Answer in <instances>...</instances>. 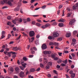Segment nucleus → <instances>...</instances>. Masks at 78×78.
<instances>
[{
  "instance_id": "nucleus-35",
  "label": "nucleus",
  "mask_w": 78,
  "mask_h": 78,
  "mask_svg": "<svg viewBox=\"0 0 78 78\" xmlns=\"http://www.w3.org/2000/svg\"><path fill=\"white\" fill-rule=\"evenodd\" d=\"M58 63H61L62 62V60L60 59L58 61H57Z\"/></svg>"
},
{
  "instance_id": "nucleus-54",
  "label": "nucleus",
  "mask_w": 78,
  "mask_h": 78,
  "mask_svg": "<svg viewBox=\"0 0 78 78\" xmlns=\"http://www.w3.org/2000/svg\"><path fill=\"white\" fill-rule=\"evenodd\" d=\"M47 76L49 77V78H51V74H48Z\"/></svg>"
},
{
  "instance_id": "nucleus-59",
  "label": "nucleus",
  "mask_w": 78,
  "mask_h": 78,
  "mask_svg": "<svg viewBox=\"0 0 78 78\" xmlns=\"http://www.w3.org/2000/svg\"><path fill=\"white\" fill-rule=\"evenodd\" d=\"M5 8H8V6H4L2 8V9H5Z\"/></svg>"
},
{
  "instance_id": "nucleus-45",
  "label": "nucleus",
  "mask_w": 78,
  "mask_h": 78,
  "mask_svg": "<svg viewBox=\"0 0 78 78\" xmlns=\"http://www.w3.org/2000/svg\"><path fill=\"white\" fill-rule=\"evenodd\" d=\"M33 56H34V55H29V58H33Z\"/></svg>"
},
{
  "instance_id": "nucleus-28",
  "label": "nucleus",
  "mask_w": 78,
  "mask_h": 78,
  "mask_svg": "<svg viewBox=\"0 0 78 78\" xmlns=\"http://www.w3.org/2000/svg\"><path fill=\"white\" fill-rule=\"evenodd\" d=\"M63 62L65 64H67V59H66V60L64 61Z\"/></svg>"
},
{
  "instance_id": "nucleus-12",
  "label": "nucleus",
  "mask_w": 78,
  "mask_h": 78,
  "mask_svg": "<svg viewBox=\"0 0 78 78\" xmlns=\"http://www.w3.org/2000/svg\"><path fill=\"white\" fill-rule=\"evenodd\" d=\"M6 1H8V0H2L1 2V3L2 5H4V4H5V3H6L5 2H6Z\"/></svg>"
},
{
  "instance_id": "nucleus-2",
  "label": "nucleus",
  "mask_w": 78,
  "mask_h": 78,
  "mask_svg": "<svg viewBox=\"0 0 78 78\" xmlns=\"http://www.w3.org/2000/svg\"><path fill=\"white\" fill-rule=\"evenodd\" d=\"M30 37H33L34 36V32L33 31H31L29 32Z\"/></svg>"
},
{
  "instance_id": "nucleus-26",
  "label": "nucleus",
  "mask_w": 78,
  "mask_h": 78,
  "mask_svg": "<svg viewBox=\"0 0 78 78\" xmlns=\"http://www.w3.org/2000/svg\"><path fill=\"white\" fill-rule=\"evenodd\" d=\"M23 66L24 67V68H25V66H27V63H23V64H22Z\"/></svg>"
},
{
  "instance_id": "nucleus-55",
  "label": "nucleus",
  "mask_w": 78,
  "mask_h": 78,
  "mask_svg": "<svg viewBox=\"0 0 78 78\" xmlns=\"http://www.w3.org/2000/svg\"><path fill=\"white\" fill-rule=\"evenodd\" d=\"M7 18L9 20L11 19V16H8Z\"/></svg>"
},
{
  "instance_id": "nucleus-40",
  "label": "nucleus",
  "mask_w": 78,
  "mask_h": 78,
  "mask_svg": "<svg viewBox=\"0 0 78 78\" xmlns=\"http://www.w3.org/2000/svg\"><path fill=\"white\" fill-rule=\"evenodd\" d=\"M49 44L50 45H54V44L53 42H50L49 43Z\"/></svg>"
},
{
  "instance_id": "nucleus-17",
  "label": "nucleus",
  "mask_w": 78,
  "mask_h": 78,
  "mask_svg": "<svg viewBox=\"0 0 78 78\" xmlns=\"http://www.w3.org/2000/svg\"><path fill=\"white\" fill-rule=\"evenodd\" d=\"M30 51L31 54H34L35 52L34 51H33V48H31L30 49Z\"/></svg>"
},
{
  "instance_id": "nucleus-4",
  "label": "nucleus",
  "mask_w": 78,
  "mask_h": 78,
  "mask_svg": "<svg viewBox=\"0 0 78 78\" xmlns=\"http://www.w3.org/2000/svg\"><path fill=\"white\" fill-rule=\"evenodd\" d=\"M75 20L74 19H73L71 21L69 22V25H72L73 23H75Z\"/></svg>"
},
{
  "instance_id": "nucleus-50",
  "label": "nucleus",
  "mask_w": 78,
  "mask_h": 78,
  "mask_svg": "<svg viewBox=\"0 0 78 78\" xmlns=\"http://www.w3.org/2000/svg\"><path fill=\"white\" fill-rule=\"evenodd\" d=\"M75 67V66L73 65H72L71 66V69H73Z\"/></svg>"
},
{
  "instance_id": "nucleus-33",
  "label": "nucleus",
  "mask_w": 78,
  "mask_h": 78,
  "mask_svg": "<svg viewBox=\"0 0 78 78\" xmlns=\"http://www.w3.org/2000/svg\"><path fill=\"white\" fill-rule=\"evenodd\" d=\"M7 25H11V23L10 22H9L7 23Z\"/></svg>"
},
{
  "instance_id": "nucleus-64",
  "label": "nucleus",
  "mask_w": 78,
  "mask_h": 78,
  "mask_svg": "<svg viewBox=\"0 0 78 78\" xmlns=\"http://www.w3.org/2000/svg\"><path fill=\"white\" fill-rule=\"evenodd\" d=\"M13 78H19L18 77V76H14Z\"/></svg>"
},
{
  "instance_id": "nucleus-6",
  "label": "nucleus",
  "mask_w": 78,
  "mask_h": 78,
  "mask_svg": "<svg viewBox=\"0 0 78 78\" xmlns=\"http://www.w3.org/2000/svg\"><path fill=\"white\" fill-rule=\"evenodd\" d=\"M5 3L6 4H8L10 6H12V3H11V2L9 1H8H8H6V2H5Z\"/></svg>"
},
{
  "instance_id": "nucleus-22",
  "label": "nucleus",
  "mask_w": 78,
  "mask_h": 78,
  "mask_svg": "<svg viewBox=\"0 0 78 78\" xmlns=\"http://www.w3.org/2000/svg\"><path fill=\"white\" fill-rule=\"evenodd\" d=\"M30 71L32 72H34L35 71V69H34V68H32L30 69Z\"/></svg>"
},
{
  "instance_id": "nucleus-5",
  "label": "nucleus",
  "mask_w": 78,
  "mask_h": 78,
  "mask_svg": "<svg viewBox=\"0 0 78 78\" xmlns=\"http://www.w3.org/2000/svg\"><path fill=\"white\" fill-rule=\"evenodd\" d=\"M8 70L10 72L12 73V72H14V69L13 68L11 67H9L8 68Z\"/></svg>"
},
{
  "instance_id": "nucleus-42",
  "label": "nucleus",
  "mask_w": 78,
  "mask_h": 78,
  "mask_svg": "<svg viewBox=\"0 0 78 78\" xmlns=\"http://www.w3.org/2000/svg\"><path fill=\"white\" fill-rule=\"evenodd\" d=\"M23 3L26 4V3H28V2L24 0L23 1Z\"/></svg>"
},
{
  "instance_id": "nucleus-19",
  "label": "nucleus",
  "mask_w": 78,
  "mask_h": 78,
  "mask_svg": "<svg viewBox=\"0 0 78 78\" xmlns=\"http://www.w3.org/2000/svg\"><path fill=\"white\" fill-rule=\"evenodd\" d=\"M57 41H61L62 40V38L61 37H58L57 38Z\"/></svg>"
},
{
  "instance_id": "nucleus-3",
  "label": "nucleus",
  "mask_w": 78,
  "mask_h": 78,
  "mask_svg": "<svg viewBox=\"0 0 78 78\" xmlns=\"http://www.w3.org/2000/svg\"><path fill=\"white\" fill-rule=\"evenodd\" d=\"M53 36L54 37H58L59 36V34L57 32H55L53 33Z\"/></svg>"
},
{
  "instance_id": "nucleus-48",
  "label": "nucleus",
  "mask_w": 78,
  "mask_h": 78,
  "mask_svg": "<svg viewBox=\"0 0 78 78\" xmlns=\"http://www.w3.org/2000/svg\"><path fill=\"white\" fill-rule=\"evenodd\" d=\"M31 39H32V41H31V42H33V41H34V37H32L31 38Z\"/></svg>"
},
{
  "instance_id": "nucleus-24",
  "label": "nucleus",
  "mask_w": 78,
  "mask_h": 78,
  "mask_svg": "<svg viewBox=\"0 0 78 78\" xmlns=\"http://www.w3.org/2000/svg\"><path fill=\"white\" fill-rule=\"evenodd\" d=\"M23 59L24 61H27V58L25 57H23Z\"/></svg>"
},
{
  "instance_id": "nucleus-47",
  "label": "nucleus",
  "mask_w": 78,
  "mask_h": 78,
  "mask_svg": "<svg viewBox=\"0 0 78 78\" xmlns=\"http://www.w3.org/2000/svg\"><path fill=\"white\" fill-rule=\"evenodd\" d=\"M62 53L58 52V55H59L60 56H62Z\"/></svg>"
},
{
  "instance_id": "nucleus-36",
  "label": "nucleus",
  "mask_w": 78,
  "mask_h": 78,
  "mask_svg": "<svg viewBox=\"0 0 78 78\" xmlns=\"http://www.w3.org/2000/svg\"><path fill=\"white\" fill-rule=\"evenodd\" d=\"M54 44H55V45H56V46H59V45H58L59 43H55Z\"/></svg>"
},
{
  "instance_id": "nucleus-18",
  "label": "nucleus",
  "mask_w": 78,
  "mask_h": 78,
  "mask_svg": "<svg viewBox=\"0 0 78 78\" xmlns=\"http://www.w3.org/2000/svg\"><path fill=\"white\" fill-rule=\"evenodd\" d=\"M75 73H73L72 74H71V77L72 78H75Z\"/></svg>"
},
{
  "instance_id": "nucleus-52",
  "label": "nucleus",
  "mask_w": 78,
  "mask_h": 78,
  "mask_svg": "<svg viewBox=\"0 0 78 78\" xmlns=\"http://www.w3.org/2000/svg\"><path fill=\"white\" fill-rule=\"evenodd\" d=\"M40 70H41V68H38L36 70V71H37V72H39V71H40Z\"/></svg>"
},
{
  "instance_id": "nucleus-13",
  "label": "nucleus",
  "mask_w": 78,
  "mask_h": 78,
  "mask_svg": "<svg viewBox=\"0 0 78 78\" xmlns=\"http://www.w3.org/2000/svg\"><path fill=\"white\" fill-rule=\"evenodd\" d=\"M20 10V7H17L14 9L15 11H18Z\"/></svg>"
},
{
  "instance_id": "nucleus-25",
  "label": "nucleus",
  "mask_w": 78,
  "mask_h": 78,
  "mask_svg": "<svg viewBox=\"0 0 78 78\" xmlns=\"http://www.w3.org/2000/svg\"><path fill=\"white\" fill-rule=\"evenodd\" d=\"M11 52H8L7 53V55L9 57H10L11 55Z\"/></svg>"
},
{
  "instance_id": "nucleus-60",
  "label": "nucleus",
  "mask_w": 78,
  "mask_h": 78,
  "mask_svg": "<svg viewBox=\"0 0 78 78\" xmlns=\"http://www.w3.org/2000/svg\"><path fill=\"white\" fill-rule=\"evenodd\" d=\"M64 16V10H63L62 11V16Z\"/></svg>"
},
{
  "instance_id": "nucleus-7",
  "label": "nucleus",
  "mask_w": 78,
  "mask_h": 78,
  "mask_svg": "<svg viewBox=\"0 0 78 78\" xmlns=\"http://www.w3.org/2000/svg\"><path fill=\"white\" fill-rule=\"evenodd\" d=\"M24 76V73L22 71H21L20 73V76L23 77Z\"/></svg>"
},
{
  "instance_id": "nucleus-16",
  "label": "nucleus",
  "mask_w": 78,
  "mask_h": 78,
  "mask_svg": "<svg viewBox=\"0 0 78 78\" xmlns=\"http://www.w3.org/2000/svg\"><path fill=\"white\" fill-rule=\"evenodd\" d=\"M20 70V69H19V68L18 67H16L15 68V70L16 71V72H19Z\"/></svg>"
},
{
  "instance_id": "nucleus-39",
  "label": "nucleus",
  "mask_w": 78,
  "mask_h": 78,
  "mask_svg": "<svg viewBox=\"0 0 78 78\" xmlns=\"http://www.w3.org/2000/svg\"><path fill=\"white\" fill-rule=\"evenodd\" d=\"M51 57L52 58H53L54 59V58H55V55L54 54L51 55Z\"/></svg>"
},
{
  "instance_id": "nucleus-15",
  "label": "nucleus",
  "mask_w": 78,
  "mask_h": 78,
  "mask_svg": "<svg viewBox=\"0 0 78 78\" xmlns=\"http://www.w3.org/2000/svg\"><path fill=\"white\" fill-rule=\"evenodd\" d=\"M71 45H72V46H73L74 47H75V48H76V43H73V42L71 44Z\"/></svg>"
},
{
  "instance_id": "nucleus-62",
  "label": "nucleus",
  "mask_w": 78,
  "mask_h": 78,
  "mask_svg": "<svg viewBox=\"0 0 78 78\" xmlns=\"http://www.w3.org/2000/svg\"><path fill=\"white\" fill-rule=\"evenodd\" d=\"M14 43V41H10V43H9V44H13Z\"/></svg>"
},
{
  "instance_id": "nucleus-41",
  "label": "nucleus",
  "mask_w": 78,
  "mask_h": 78,
  "mask_svg": "<svg viewBox=\"0 0 78 78\" xmlns=\"http://www.w3.org/2000/svg\"><path fill=\"white\" fill-rule=\"evenodd\" d=\"M73 9L74 10H75V9H76V6L75 5H74L73 6Z\"/></svg>"
},
{
  "instance_id": "nucleus-44",
  "label": "nucleus",
  "mask_w": 78,
  "mask_h": 78,
  "mask_svg": "<svg viewBox=\"0 0 78 78\" xmlns=\"http://www.w3.org/2000/svg\"><path fill=\"white\" fill-rule=\"evenodd\" d=\"M5 37V35H2V36L1 37L0 39H3V38H4V37Z\"/></svg>"
},
{
  "instance_id": "nucleus-32",
  "label": "nucleus",
  "mask_w": 78,
  "mask_h": 78,
  "mask_svg": "<svg viewBox=\"0 0 78 78\" xmlns=\"http://www.w3.org/2000/svg\"><path fill=\"white\" fill-rule=\"evenodd\" d=\"M77 33L78 32L76 31V30H75L73 31V34H77Z\"/></svg>"
},
{
  "instance_id": "nucleus-21",
  "label": "nucleus",
  "mask_w": 78,
  "mask_h": 78,
  "mask_svg": "<svg viewBox=\"0 0 78 78\" xmlns=\"http://www.w3.org/2000/svg\"><path fill=\"white\" fill-rule=\"evenodd\" d=\"M58 24V23L56 22H53L52 23V25H54V26H56V25H57V24Z\"/></svg>"
},
{
  "instance_id": "nucleus-61",
  "label": "nucleus",
  "mask_w": 78,
  "mask_h": 78,
  "mask_svg": "<svg viewBox=\"0 0 78 78\" xmlns=\"http://www.w3.org/2000/svg\"><path fill=\"white\" fill-rule=\"evenodd\" d=\"M46 7V6L45 5H44L43 6H42V7H41V8L42 9H45V8Z\"/></svg>"
},
{
  "instance_id": "nucleus-37",
  "label": "nucleus",
  "mask_w": 78,
  "mask_h": 78,
  "mask_svg": "<svg viewBox=\"0 0 78 78\" xmlns=\"http://www.w3.org/2000/svg\"><path fill=\"white\" fill-rule=\"evenodd\" d=\"M5 32L4 31H3L2 32V35H5Z\"/></svg>"
},
{
  "instance_id": "nucleus-30",
  "label": "nucleus",
  "mask_w": 78,
  "mask_h": 78,
  "mask_svg": "<svg viewBox=\"0 0 78 78\" xmlns=\"http://www.w3.org/2000/svg\"><path fill=\"white\" fill-rule=\"evenodd\" d=\"M43 54H44V55H47V51H43Z\"/></svg>"
},
{
  "instance_id": "nucleus-49",
  "label": "nucleus",
  "mask_w": 78,
  "mask_h": 78,
  "mask_svg": "<svg viewBox=\"0 0 78 78\" xmlns=\"http://www.w3.org/2000/svg\"><path fill=\"white\" fill-rule=\"evenodd\" d=\"M35 2V0H31L30 1V3H34Z\"/></svg>"
},
{
  "instance_id": "nucleus-34",
  "label": "nucleus",
  "mask_w": 78,
  "mask_h": 78,
  "mask_svg": "<svg viewBox=\"0 0 78 78\" xmlns=\"http://www.w3.org/2000/svg\"><path fill=\"white\" fill-rule=\"evenodd\" d=\"M51 54V51H47V54L50 55Z\"/></svg>"
},
{
  "instance_id": "nucleus-8",
  "label": "nucleus",
  "mask_w": 78,
  "mask_h": 78,
  "mask_svg": "<svg viewBox=\"0 0 78 78\" xmlns=\"http://www.w3.org/2000/svg\"><path fill=\"white\" fill-rule=\"evenodd\" d=\"M19 19H16L15 20H12V22L14 23V24H16V22H19Z\"/></svg>"
},
{
  "instance_id": "nucleus-43",
  "label": "nucleus",
  "mask_w": 78,
  "mask_h": 78,
  "mask_svg": "<svg viewBox=\"0 0 78 78\" xmlns=\"http://www.w3.org/2000/svg\"><path fill=\"white\" fill-rule=\"evenodd\" d=\"M58 59V57H55L54 58V61H57Z\"/></svg>"
},
{
  "instance_id": "nucleus-63",
  "label": "nucleus",
  "mask_w": 78,
  "mask_h": 78,
  "mask_svg": "<svg viewBox=\"0 0 78 78\" xmlns=\"http://www.w3.org/2000/svg\"><path fill=\"white\" fill-rule=\"evenodd\" d=\"M20 22H22V19L21 18H20V20H19Z\"/></svg>"
},
{
  "instance_id": "nucleus-14",
  "label": "nucleus",
  "mask_w": 78,
  "mask_h": 78,
  "mask_svg": "<svg viewBox=\"0 0 78 78\" xmlns=\"http://www.w3.org/2000/svg\"><path fill=\"white\" fill-rule=\"evenodd\" d=\"M48 39H50V40H51V39L54 40V39H55V37H53L49 36L48 37Z\"/></svg>"
},
{
  "instance_id": "nucleus-56",
  "label": "nucleus",
  "mask_w": 78,
  "mask_h": 78,
  "mask_svg": "<svg viewBox=\"0 0 78 78\" xmlns=\"http://www.w3.org/2000/svg\"><path fill=\"white\" fill-rule=\"evenodd\" d=\"M72 56L73 58H75V55L74 54H72Z\"/></svg>"
},
{
  "instance_id": "nucleus-9",
  "label": "nucleus",
  "mask_w": 78,
  "mask_h": 78,
  "mask_svg": "<svg viewBox=\"0 0 78 78\" xmlns=\"http://www.w3.org/2000/svg\"><path fill=\"white\" fill-rule=\"evenodd\" d=\"M41 48L42 49H46L47 48V45L45 44H43L41 46Z\"/></svg>"
},
{
  "instance_id": "nucleus-29",
  "label": "nucleus",
  "mask_w": 78,
  "mask_h": 78,
  "mask_svg": "<svg viewBox=\"0 0 78 78\" xmlns=\"http://www.w3.org/2000/svg\"><path fill=\"white\" fill-rule=\"evenodd\" d=\"M20 37H21V35H20L17 38H16V40L17 41V40H19V39H20Z\"/></svg>"
},
{
  "instance_id": "nucleus-46",
  "label": "nucleus",
  "mask_w": 78,
  "mask_h": 78,
  "mask_svg": "<svg viewBox=\"0 0 78 78\" xmlns=\"http://www.w3.org/2000/svg\"><path fill=\"white\" fill-rule=\"evenodd\" d=\"M48 65H49V66H52V63L51 62H49L48 63Z\"/></svg>"
},
{
  "instance_id": "nucleus-27",
  "label": "nucleus",
  "mask_w": 78,
  "mask_h": 78,
  "mask_svg": "<svg viewBox=\"0 0 78 78\" xmlns=\"http://www.w3.org/2000/svg\"><path fill=\"white\" fill-rule=\"evenodd\" d=\"M72 41L73 42H74V43H75V42H76V39L75 38L73 39Z\"/></svg>"
},
{
  "instance_id": "nucleus-53",
  "label": "nucleus",
  "mask_w": 78,
  "mask_h": 78,
  "mask_svg": "<svg viewBox=\"0 0 78 78\" xmlns=\"http://www.w3.org/2000/svg\"><path fill=\"white\" fill-rule=\"evenodd\" d=\"M11 35L10 34H9L8 36V37L7 38V39H9V38H10V37H11Z\"/></svg>"
},
{
  "instance_id": "nucleus-38",
  "label": "nucleus",
  "mask_w": 78,
  "mask_h": 78,
  "mask_svg": "<svg viewBox=\"0 0 78 78\" xmlns=\"http://www.w3.org/2000/svg\"><path fill=\"white\" fill-rule=\"evenodd\" d=\"M46 69H47L48 70V69H50V66H47L46 67Z\"/></svg>"
},
{
  "instance_id": "nucleus-20",
  "label": "nucleus",
  "mask_w": 78,
  "mask_h": 78,
  "mask_svg": "<svg viewBox=\"0 0 78 78\" xmlns=\"http://www.w3.org/2000/svg\"><path fill=\"white\" fill-rule=\"evenodd\" d=\"M58 25L60 27H62L64 26V24H63V23H60L58 24Z\"/></svg>"
},
{
  "instance_id": "nucleus-1",
  "label": "nucleus",
  "mask_w": 78,
  "mask_h": 78,
  "mask_svg": "<svg viewBox=\"0 0 78 78\" xmlns=\"http://www.w3.org/2000/svg\"><path fill=\"white\" fill-rule=\"evenodd\" d=\"M50 24L48 23H46L45 25L42 26L41 27V28L42 29H45V28H47V27H50Z\"/></svg>"
},
{
  "instance_id": "nucleus-31",
  "label": "nucleus",
  "mask_w": 78,
  "mask_h": 78,
  "mask_svg": "<svg viewBox=\"0 0 78 78\" xmlns=\"http://www.w3.org/2000/svg\"><path fill=\"white\" fill-rule=\"evenodd\" d=\"M36 25L37 27H40V26H41V24H40V23H36Z\"/></svg>"
},
{
  "instance_id": "nucleus-51",
  "label": "nucleus",
  "mask_w": 78,
  "mask_h": 78,
  "mask_svg": "<svg viewBox=\"0 0 78 78\" xmlns=\"http://www.w3.org/2000/svg\"><path fill=\"white\" fill-rule=\"evenodd\" d=\"M16 55H13L12 56V58L13 59H14V58H16Z\"/></svg>"
},
{
  "instance_id": "nucleus-57",
  "label": "nucleus",
  "mask_w": 78,
  "mask_h": 78,
  "mask_svg": "<svg viewBox=\"0 0 78 78\" xmlns=\"http://www.w3.org/2000/svg\"><path fill=\"white\" fill-rule=\"evenodd\" d=\"M40 37V36H39V35H37L36 36V38H37V39H39Z\"/></svg>"
},
{
  "instance_id": "nucleus-58",
  "label": "nucleus",
  "mask_w": 78,
  "mask_h": 78,
  "mask_svg": "<svg viewBox=\"0 0 78 78\" xmlns=\"http://www.w3.org/2000/svg\"><path fill=\"white\" fill-rule=\"evenodd\" d=\"M66 37H69V33H66Z\"/></svg>"
},
{
  "instance_id": "nucleus-11",
  "label": "nucleus",
  "mask_w": 78,
  "mask_h": 78,
  "mask_svg": "<svg viewBox=\"0 0 78 78\" xmlns=\"http://www.w3.org/2000/svg\"><path fill=\"white\" fill-rule=\"evenodd\" d=\"M13 50H14V51H17V50H19V48L16 47H14L13 48Z\"/></svg>"
},
{
  "instance_id": "nucleus-23",
  "label": "nucleus",
  "mask_w": 78,
  "mask_h": 78,
  "mask_svg": "<svg viewBox=\"0 0 78 78\" xmlns=\"http://www.w3.org/2000/svg\"><path fill=\"white\" fill-rule=\"evenodd\" d=\"M20 69H21V70H23L24 69H25V68L22 66H20Z\"/></svg>"
},
{
  "instance_id": "nucleus-10",
  "label": "nucleus",
  "mask_w": 78,
  "mask_h": 78,
  "mask_svg": "<svg viewBox=\"0 0 78 78\" xmlns=\"http://www.w3.org/2000/svg\"><path fill=\"white\" fill-rule=\"evenodd\" d=\"M65 21H66V20L62 18H61L59 20H58V21L59 22H64Z\"/></svg>"
}]
</instances>
